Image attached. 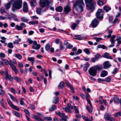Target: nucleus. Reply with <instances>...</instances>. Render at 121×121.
<instances>
[{"label": "nucleus", "instance_id": "nucleus-1", "mask_svg": "<svg viewBox=\"0 0 121 121\" xmlns=\"http://www.w3.org/2000/svg\"><path fill=\"white\" fill-rule=\"evenodd\" d=\"M15 0H11L7 4H5L4 7L7 9H9L12 3L14 2L13 4V7L17 9H19L21 8L22 7V0H16L15 1Z\"/></svg>", "mask_w": 121, "mask_h": 121}, {"label": "nucleus", "instance_id": "nucleus-2", "mask_svg": "<svg viewBox=\"0 0 121 121\" xmlns=\"http://www.w3.org/2000/svg\"><path fill=\"white\" fill-rule=\"evenodd\" d=\"M73 6L79 14H81L84 10L83 6L84 5L83 0H77L73 4Z\"/></svg>", "mask_w": 121, "mask_h": 121}, {"label": "nucleus", "instance_id": "nucleus-3", "mask_svg": "<svg viewBox=\"0 0 121 121\" xmlns=\"http://www.w3.org/2000/svg\"><path fill=\"white\" fill-rule=\"evenodd\" d=\"M102 66L97 65L90 68L88 70L89 74L94 76L96 75L97 70L100 71L103 69Z\"/></svg>", "mask_w": 121, "mask_h": 121}, {"label": "nucleus", "instance_id": "nucleus-4", "mask_svg": "<svg viewBox=\"0 0 121 121\" xmlns=\"http://www.w3.org/2000/svg\"><path fill=\"white\" fill-rule=\"evenodd\" d=\"M87 9L92 12L95 9V5L96 4L95 2L93 0H84Z\"/></svg>", "mask_w": 121, "mask_h": 121}, {"label": "nucleus", "instance_id": "nucleus-5", "mask_svg": "<svg viewBox=\"0 0 121 121\" xmlns=\"http://www.w3.org/2000/svg\"><path fill=\"white\" fill-rule=\"evenodd\" d=\"M53 0H40V6L42 8H43L46 6L47 7H46V10L44 11L47 10L49 5H52Z\"/></svg>", "mask_w": 121, "mask_h": 121}, {"label": "nucleus", "instance_id": "nucleus-6", "mask_svg": "<svg viewBox=\"0 0 121 121\" xmlns=\"http://www.w3.org/2000/svg\"><path fill=\"white\" fill-rule=\"evenodd\" d=\"M101 9H99L96 13V17L99 19H101V20L103 18V13H104Z\"/></svg>", "mask_w": 121, "mask_h": 121}, {"label": "nucleus", "instance_id": "nucleus-7", "mask_svg": "<svg viewBox=\"0 0 121 121\" xmlns=\"http://www.w3.org/2000/svg\"><path fill=\"white\" fill-rule=\"evenodd\" d=\"M26 27L25 24L24 23H20V26L18 25H16L15 28L16 30H21L23 29V27Z\"/></svg>", "mask_w": 121, "mask_h": 121}, {"label": "nucleus", "instance_id": "nucleus-8", "mask_svg": "<svg viewBox=\"0 0 121 121\" xmlns=\"http://www.w3.org/2000/svg\"><path fill=\"white\" fill-rule=\"evenodd\" d=\"M104 68L107 69L109 68L111 66V65L109 61H104L103 64Z\"/></svg>", "mask_w": 121, "mask_h": 121}, {"label": "nucleus", "instance_id": "nucleus-9", "mask_svg": "<svg viewBox=\"0 0 121 121\" xmlns=\"http://www.w3.org/2000/svg\"><path fill=\"white\" fill-rule=\"evenodd\" d=\"M7 100L8 103L11 107L17 111H19V109L17 108L16 106L13 104L9 99H7Z\"/></svg>", "mask_w": 121, "mask_h": 121}, {"label": "nucleus", "instance_id": "nucleus-10", "mask_svg": "<svg viewBox=\"0 0 121 121\" xmlns=\"http://www.w3.org/2000/svg\"><path fill=\"white\" fill-rule=\"evenodd\" d=\"M99 23V21L96 18L92 22L91 25L93 28H95L96 27Z\"/></svg>", "mask_w": 121, "mask_h": 121}, {"label": "nucleus", "instance_id": "nucleus-11", "mask_svg": "<svg viewBox=\"0 0 121 121\" xmlns=\"http://www.w3.org/2000/svg\"><path fill=\"white\" fill-rule=\"evenodd\" d=\"M34 45L32 46V48L34 49L39 50L40 48V46L39 44H37V42L35 41L33 42Z\"/></svg>", "mask_w": 121, "mask_h": 121}, {"label": "nucleus", "instance_id": "nucleus-12", "mask_svg": "<svg viewBox=\"0 0 121 121\" xmlns=\"http://www.w3.org/2000/svg\"><path fill=\"white\" fill-rule=\"evenodd\" d=\"M65 115V113H62L60 112L58 116H59L60 117H62V118L60 119V121H67V119L68 117L67 116H64Z\"/></svg>", "mask_w": 121, "mask_h": 121}, {"label": "nucleus", "instance_id": "nucleus-13", "mask_svg": "<svg viewBox=\"0 0 121 121\" xmlns=\"http://www.w3.org/2000/svg\"><path fill=\"white\" fill-rule=\"evenodd\" d=\"M71 10V8L70 6L67 5L64 7V12L66 14H68Z\"/></svg>", "mask_w": 121, "mask_h": 121}, {"label": "nucleus", "instance_id": "nucleus-14", "mask_svg": "<svg viewBox=\"0 0 121 121\" xmlns=\"http://www.w3.org/2000/svg\"><path fill=\"white\" fill-rule=\"evenodd\" d=\"M79 23V20H78L76 21L74 23H73L72 24L71 27L72 29L73 30H75Z\"/></svg>", "mask_w": 121, "mask_h": 121}, {"label": "nucleus", "instance_id": "nucleus-15", "mask_svg": "<svg viewBox=\"0 0 121 121\" xmlns=\"http://www.w3.org/2000/svg\"><path fill=\"white\" fill-rule=\"evenodd\" d=\"M23 11L25 13H27L28 11L27 4L26 2H24L23 3Z\"/></svg>", "mask_w": 121, "mask_h": 121}, {"label": "nucleus", "instance_id": "nucleus-16", "mask_svg": "<svg viewBox=\"0 0 121 121\" xmlns=\"http://www.w3.org/2000/svg\"><path fill=\"white\" fill-rule=\"evenodd\" d=\"M110 54L109 53L105 52L104 53L103 56L104 57L110 59H113V58L111 56H109Z\"/></svg>", "mask_w": 121, "mask_h": 121}, {"label": "nucleus", "instance_id": "nucleus-17", "mask_svg": "<svg viewBox=\"0 0 121 121\" xmlns=\"http://www.w3.org/2000/svg\"><path fill=\"white\" fill-rule=\"evenodd\" d=\"M108 74V72L105 70H103L101 72L100 76L102 77H104Z\"/></svg>", "mask_w": 121, "mask_h": 121}, {"label": "nucleus", "instance_id": "nucleus-18", "mask_svg": "<svg viewBox=\"0 0 121 121\" xmlns=\"http://www.w3.org/2000/svg\"><path fill=\"white\" fill-rule=\"evenodd\" d=\"M10 67L12 68L13 70L16 73H17L18 70L16 69V66L13 64H11L10 66Z\"/></svg>", "mask_w": 121, "mask_h": 121}, {"label": "nucleus", "instance_id": "nucleus-19", "mask_svg": "<svg viewBox=\"0 0 121 121\" xmlns=\"http://www.w3.org/2000/svg\"><path fill=\"white\" fill-rule=\"evenodd\" d=\"M5 79L6 80H7L8 79L10 81H12L13 78L10 75L8 74L5 76Z\"/></svg>", "mask_w": 121, "mask_h": 121}, {"label": "nucleus", "instance_id": "nucleus-20", "mask_svg": "<svg viewBox=\"0 0 121 121\" xmlns=\"http://www.w3.org/2000/svg\"><path fill=\"white\" fill-rule=\"evenodd\" d=\"M111 116V114H110L106 113L104 115V117L106 120H108L109 119V118Z\"/></svg>", "mask_w": 121, "mask_h": 121}, {"label": "nucleus", "instance_id": "nucleus-21", "mask_svg": "<svg viewBox=\"0 0 121 121\" xmlns=\"http://www.w3.org/2000/svg\"><path fill=\"white\" fill-rule=\"evenodd\" d=\"M59 98L57 97H55L53 98V103L54 104H56L59 101Z\"/></svg>", "mask_w": 121, "mask_h": 121}, {"label": "nucleus", "instance_id": "nucleus-22", "mask_svg": "<svg viewBox=\"0 0 121 121\" xmlns=\"http://www.w3.org/2000/svg\"><path fill=\"white\" fill-rule=\"evenodd\" d=\"M64 86V82L63 81L60 82L58 86V87L59 89L62 88Z\"/></svg>", "mask_w": 121, "mask_h": 121}, {"label": "nucleus", "instance_id": "nucleus-23", "mask_svg": "<svg viewBox=\"0 0 121 121\" xmlns=\"http://www.w3.org/2000/svg\"><path fill=\"white\" fill-rule=\"evenodd\" d=\"M63 9V7L60 6L57 7L56 9V10L57 12H61Z\"/></svg>", "mask_w": 121, "mask_h": 121}, {"label": "nucleus", "instance_id": "nucleus-24", "mask_svg": "<svg viewBox=\"0 0 121 121\" xmlns=\"http://www.w3.org/2000/svg\"><path fill=\"white\" fill-rule=\"evenodd\" d=\"M56 105L54 104H53L49 108V110L51 111H53L56 109Z\"/></svg>", "mask_w": 121, "mask_h": 121}, {"label": "nucleus", "instance_id": "nucleus-25", "mask_svg": "<svg viewBox=\"0 0 121 121\" xmlns=\"http://www.w3.org/2000/svg\"><path fill=\"white\" fill-rule=\"evenodd\" d=\"M36 0H32L30 2V5L32 7H34L36 5Z\"/></svg>", "mask_w": 121, "mask_h": 121}, {"label": "nucleus", "instance_id": "nucleus-26", "mask_svg": "<svg viewBox=\"0 0 121 121\" xmlns=\"http://www.w3.org/2000/svg\"><path fill=\"white\" fill-rule=\"evenodd\" d=\"M104 0H98L97 4L99 6L103 5L104 4Z\"/></svg>", "mask_w": 121, "mask_h": 121}, {"label": "nucleus", "instance_id": "nucleus-27", "mask_svg": "<svg viewBox=\"0 0 121 121\" xmlns=\"http://www.w3.org/2000/svg\"><path fill=\"white\" fill-rule=\"evenodd\" d=\"M105 10L106 12H108L109 10H111V8L107 6H104L103 8Z\"/></svg>", "mask_w": 121, "mask_h": 121}, {"label": "nucleus", "instance_id": "nucleus-28", "mask_svg": "<svg viewBox=\"0 0 121 121\" xmlns=\"http://www.w3.org/2000/svg\"><path fill=\"white\" fill-rule=\"evenodd\" d=\"M36 12L38 14L41 15L42 14L41 12H42V9L40 8H38L36 9Z\"/></svg>", "mask_w": 121, "mask_h": 121}, {"label": "nucleus", "instance_id": "nucleus-29", "mask_svg": "<svg viewBox=\"0 0 121 121\" xmlns=\"http://www.w3.org/2000/svg\"><path fill=\"white\" fill-rule=\"evenodd\" d=\"M13 56L17 58L19 60H21L22 59V57L21 55L18 54H14Z\"/></svg>", "mask_w": 121, "mask_h": 121}, {"label": "nucleus", "instance_id": "nucleus-30", "mask_svg": "<svg viewBox=\"0 0 121 121\" xmlns=\"http://www.w3.org/2000/svg\"><path fill=\"white\" fill-rule=\"evenodd\" d=\"M94 57L96 58L97 60H99L102 57V56L100 54L97 53L95 55Z\"/></svg>", "mask_w": 121, "mask_h": 121}, {"label": "nucleus", "instance_id": "nucleus-31", "mask_svg": "<svg viewBox=\"0 0 121 121\" xmlns=\"http://www.w3.org/2000/svg\"><path fill=\"white\" fill-rule=\"evenodd\" d=\"M120 19L118 18H116L115 17V18L114 19L113 21L112 22V23L114 24L118 22V23L120 22Z\"/></svg>", "mask_w": 121, "mask_h": 121}, {"label": "nucleus", "instance_id": "nucleus-32", "mask_svg": "<svg viewBox=\"0 0 121 121\" xmlns=\"http://www.w3.org/2000/svg\"><path fill=\"white\" fill-rule=\"evenodd\" d=\"M12 18L13 17L14 20L16 21H18V19L16 16L13 14H12Z\"/></svg>", "mask_w": 121, "mask_h": 121}, {"label": "nucleus", "instance_id": "nucleus-33", "mask_svg": "<svg viewBox=\"0 0 121 121\" xmlns=\"http://www.w3.org/2000/svg\"><path fill=\"white\" fill-rule=\"evenodd\" d=\"M14 79L17 82H21L22 81L21 79L16 76H14L13 77Z\"/></svg>", "mask_w": 121, "mask_h": 121}, {"label": "nucleus", "instance_id": "nucleus-34", "mask_svg": "<svg viewBox=\"0 0 121 121\" xmlns=\"http://www.w3.org/2000/svg\"><path fill=\"white\" fill-rule=\"evenodd\" d=\"M38 22L37 21H31L29 22V23L30 25H34V24H38Z\"/></svg>", "mask_w": 121, "mask_h": 121}, {"label": "nucleus", "instance_id": "nucleus-35", "mask_svg": "<svg viewBox=\"0 0 121 121\" xmlns=\"http://www.w3.org/2000/svg\"><path fill=\"white\" fill-rule=\"evenodd\" d=\"M24 98H21L20 100V104L22 105H24L25 104V103L23 101Z\"/></svg>", "mask_w": 121, "mask_h": 121}, {"label": "nucleus", "instance_id": "nucleus-36", "mask_svg": "<svg viewBox=\"0 0 121 121\" xmlns=\"http://www.w3.org/2000/svg\"><path fill=\"white\" fill-rule=\"evenodd\" d=\"M83 51L87 55H89L90 53V51L88 48L84 49L83 50Z\"/></svg>", "mask_w": 121, "mask_h": 121}, {"label": "nucleus", "instance_id": "nucleus-37", "mask_svg": "<svg viewBox=\"0 0 121 121\" xmlns=\"http://www.w3.org/2000/svg\"><path fill=\"white\" fill-rule=\"evenodd\" d=\"M63 109L65 110L66 112L68 113H71V112L69 108H68V107H66L65 108H63Z\"/></svg>", "mask_w": 121, "mask_h": 121}, {"label": "nucleus", "instance_id": "nucleus-38", "mask_svg": "<svg viewBox=\"0 0 121 121\" xmlns=\"http://www.w3.org/2000/svg\"><path fill=\"white\" fill-rule=\"evenodd\" d=\"M112 77L111 76H109L106 78L105 80H104L105 81L107 82H109L111 81V78Z\"/></svg>", "mask_w": 121, "mask_h": 121}, {"label": "nucleus", "instance_id": "nucleus-39", "mask_svg": "<svg viewBox=\"0 0 121 121\" xmlns=\"http://www.w3.org/2000/svg\"><path fill=\"white\" fill-rule=\"evenodd\" d=\"M116 40L117 41V43L120 44L121 43V37L119 36L116 39Z\"/></svg>", "mask_w": 121, "mask_h": 121}, {"label": "nucleus", "instance_id": "nucleus-40", "mask_svg": "<svg viewBox=\"0 0 121 121\" xmlns=\"http://www.w3.org/2000/svg\"><path fill=\"white\" fill-rule=\"evenodd\" d=\"M113 32V31L112 30H110L108 31V35H107V37L108 38H109L111 37V34Z\"/></svg>", "mask_w": 121, "mask_h": 121}, {"label": "nucleus", "instance_id": "nucleus-41", "mask_svg": "<svg viewBox=\"0 0 121 121\" xmlns=\"http://www.w3.org/2000/svg\"><path fill=\"white\" fill-rule=\"evenodd\" d=\"M1 60L4 61L5 64L6 65H9V61L7 59H1Z\"/></svg>", "mask_w": 121, "mask_h": 121}, {"label": "nucleus", "instance_id": "nucleus-42", "mask_svg": "<svg viewBox=\"0 0 121 121\" xmlns=\"http://www.w3.org/2000/svg\"><path fill=\"white\" fill-rule=\"evenodd\" d=\"M8 94L9 95L11 99L13 101H14L15 100H16V99L12 95L9 93H8Z\"/></svg>", "mask_w": 121, "mask_h": 121}, {"label": "nucleus", "instance_id": "nucleus-43", "mask_svg": "<svg viewBox=\"0 0 121 121\" xmlns=\"http://www.w3.org/2000/svg\"><path fill=\"white\" fill-rule=\"evenodd\" d=\"M43 119L44 120L47 121H51L52 120V118L50 117H44Z\"/></svg>", "mask_w": 121, "mask_h": 121}, {"label": "nucleus", "instance_id": "nucleus-44", "mask_svg": "<svg viewBox=\"0 0 121 121\" xmlns=\"http://www.w3.org/2000/svg\"><path fill=\"white\" fill-rule=\"evenodd\" d=\"M7 46L9 48H13L14 47L12 43H9L7 45Z\"/></svg>", "mask_w": 121, "mask_h": 121}, {"label": "nucleus", "instance_id": "nucleus-45", "mask_svg": "<svg viewBox=\"0 0 121 121\" xmlns=\"http://www.w3.org/2000/svg\"><path fill=\"white\" fill-rule=\"evenodd\" d=\"M45 48L46 50H49L50 48V46L49 43H48L46 44L45 47Z\"/></svg>", "mask_w": 121, "mask_h": 121}, {"label": "nucleus", "instance_id": "nucleus-46", "mask_svg": "<svg viewBox=\"0 0 121 121\" xmlns=\"http://www.w3.org/2000/svg\"><path fill=\"white\" fill-rule=\"evenodd\" d=\"M35 59L34 57H28L27 58L28 60L30 61H35Z\"/></svg>", "mask_w": 121, "mask_h": 121}, {"label": "nucleus", "instance_id": "nucleus-47", "mask_svg": "<svg viewBox=\"0 0 121 121\" xmlns=\"http://www.w3.org/2000/svg\"><path fill=\"white\" fill-rule=\"evenodd\" d=\"M22 21L24 22H26L28 21L29 19L26 18L22 17L21 18Z\"/></svg>", "mask_w": 121, "mask_h": 121}, {"label": "nucleus", "instance_id": "nucleus-48", "mask_svg": "<svg viewBox=\"0 0 121 121\" xmlns=\"http://www.w3.org/2000/svg\"><path fill=\"white\" fill-rule=\"evenodd\" d=\"M119 116H121V112H117L114 114V116L115 117H117Z\"/></svg>", "mask_w": 121, "mask_h": 121}, {"label": "nucleus", "instance_id": "nucleus-49", "mask_svg": "<svg viewBox=\"0 0 121 121\" xmlns=\"http://www.w3.org/2000/svg\"><path fill=\"white\" fill-rule=\"evenodd\" d=\"M82 52V50L81 49H79L78 50L77 52L75 53V54L76 55H79V54L81 53Z\"/></svg>", "mask_w": 121, "mask_h": 121}, {"label": "nucleus", "instance_id": "nucleus-50", "mask_svg": "<svg viewBox=\"0 0 121 121\" xmlns=\"http://www.w3.org/2000/svg\"><path fill=\"white\" fill-rule=\"evenodd\" d=\"M60 50H63L64 49V47L63 46L62 43L61 42L60 43Z\"/></svg>", "mask_w": 121, "mask_h": 121}, {"label": "nucleus", "instance_id": "nucleus-51", "mask_svg": "<svg viewBox=\"0 0 121 121\" xmlns=\"http://www.w3.org/2000/svg\"><path fill=\"white\" fill-rule=\"evenodd\" d=\"M113 101L114 103H117L119 101L118 98L117 97H114L113 99Z\"/></svg>", "mask_w": 121, "mask_h": 121}, {"label": "nucleus", "instance_id": "nucleus-52", "mask_svg": "<svg viewBox=\"0 0 121 121\" xmlns=\"http://www.w3.org/2000/svg\"><path fill=\"white\" fill-rule=\"evenodd\" d=\"M27 41L30 44H31L33 43L34 42L30 38H28L27 39Z\"/></svg>", "mask_w": 121, "mask_h": 121}, {"label": "nucleus", "instance_id": "nucleus-53", "mask_svg": "<svg viewBox=\"0 0 121 121\" xmlns=\"http://www.w3.org/2000/svg\"><path fill=\"white\" fill-rule=\"evenodd\" d=\"M82 118L85 121H90L84 115H82Z\"/></svg>", "mask_w": 121, "mask_h": 121}, {"label": "nucleus", "instance_id": "nucleus-54", "mask_svg": "<svg viewBox=\"0 0 121 121\" xmlns=\"http://www.w3.org/2000/svg\"><path fill=\"white\" fill-rule=\"evenodd\" d=\"M98 61L95 57L91 59V61L93 63H95V62Z\"/></svg>", "mask_w": 121, "mask_h": 121}, {"label": "nucleus", "instance_id": "nucleus-55", "mask_svg": "<svg viewBox=\"0 0 121 121\" xmlns=\"http://www.w3.org/2000/svg\"><path fill=\"white\" fill-rule=\"evenodd\" d=\"M5 17L7 18H8V19H11L12 18V17L11 16V15L9 14H6L5 15Z\"/></svg>", "mask_w": 121, "mask_h": 121}, {"label": "nucleus", "instance_id": "nucleus-56", "mask_svg": "<svg viewBox=\"0 0 121 121\" xmlns=\"http://www.w3.org/2000/svg\"><path fill=\"white\" fill-rule=\"evenodd\" d=\"M65 82L67 85L70 88L72 87V86L69 83V82L67 81H65Z\"/></svg>", "mask_w": 121, "mask_h": 121}, {"label": "nucleus", "instance_id": "nucleus-57", "mask_svg": "<svg viewBox=\"0 0 121 121\" xmlns=\"http://www.w3.org/2000/svg\"><path fill=\"white\" fill-rule=\"evenodd\" d=\"M0 57L2 58H4L5 57V54L2 52L0 53Z\"/></svg>", "mask_w": 121, "mask_h": 121}, {"label": "nucleus", "instance_id": "nucleus-58", "mask_svg": "<svg viewBox=\"0 0 121 121\" xmlns=\"http://www.w3.org/2000/svg\"><path fill=\"white\" fill-rule=\"evenodd\" d=\"M94 39H96V41L97 42H98L100 40H101L102 39V38H100L95 37L94 38Z\"/></svg>", "mask_w": 121, "mask_h": 121}, {"label": "nucleus", "instance_id": "nucleus-59", "mask_svg": "<svg viewBox=\"0 0 121 121\" xmlns=\"http://www.w3.org/2000/svg\"><path fill=\"white\" fill-rule=\"evenodd\" d=\"M14 114L16 116L20 117V115L17 112H15L14 113Z\"/></svg>", "mask_w": 121, "mask_h": 121}, {"label": "nucleus", "instance_id": "nucleus-60", "mask_svg": "<svg viewBox=\"0 0 121 121\" xmlns=\"http://www.w3.org/2000/svg\"><path fill=\"white\" fill-rule=\"evenodd\" d=\"M74 109L76 113H79V112L78 111L77 108L76 106H74Z\"/></svg>", "mask_w": 121, "mask_h": 121}, {"label": "nucleus", "instance_id": "nucleus-61", "mask_svg": "<svg viewBox=\"0 0 121 121\" xmlns=\"http://www.w3.org/2000/svg\"><path fill=\"white\" fill-rule=\"evenodd\" d=\"M60 39H56L55 41V42L57 44H58L60 42Z\"/></svg>", "mask_w": 121, "mask_h": 121}, {"label": "nucleus", "instance_id": "nucleus-62", "mask_svg": "<svg viewBox=\"0 0 121 121\" xmlns=\"http://www.w3.org/2000/svg\"><path fill=\"white\" fill-rule=\"evenodd\" d=\"M36 120H37L39 121H44V120L43 119H41L40 117H38V116Z\"/></svg>", "mask_w": 121, "mask_h": 121}, {"label": "nucleus", "instance_id": "nucleus-63", "mask_svg": "<svg viewBox=\"0 0 121 121\" xmlns=\"http://www.w3.org/2000/svg\"><path fill=\"white\" fill-rule=\"evenodd\" d=\"M86 109L88 110V111L90 112H91L92 111V110L90 107L89 106H87Z\"/></svg>", "mask_w": 121, "mask_h": 121}, {"label": "nucleus", "instance_id": "nucleus-64", "mask_svg": "<svg viewBox=\"0 0 121 121\" xmlns=\"http://www.w3.org/2000/svg\"><path fill=\"white\" fill-rule=\"evenodd\" d=\"M10 89L11 91L14 94H15L16 93V92L15 89L12 87L10 88Z\"/></svg>", "mask_w": 121, "mask_h": 121}]
</instances>
